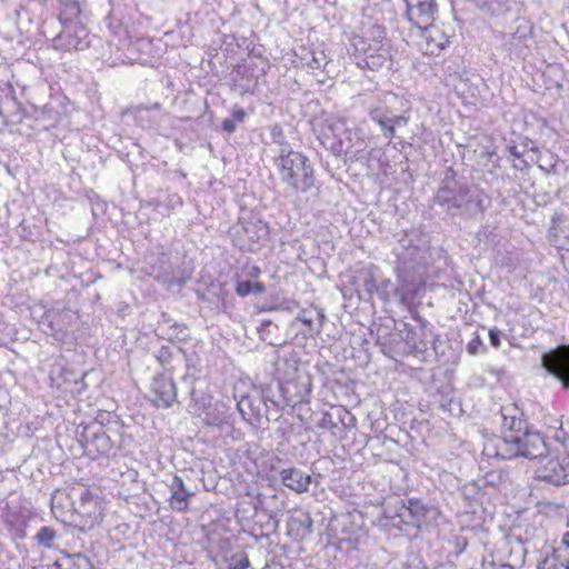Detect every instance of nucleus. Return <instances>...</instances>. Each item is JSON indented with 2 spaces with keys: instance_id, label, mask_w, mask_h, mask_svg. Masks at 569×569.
<instances>
[{
  "instance_id": "1",
  "label": "nucleus",
  "mask_w": 569,
  "mask_h": 569,
  "mask_svg": "<svg viewBox=\"0 0 569 569\" xmlns=\"http://www.w3.org/2000/svg\"><path fill=\"white\" fill-rule=\"evenodd\" d=\"M522 411L515 405L501 408L502 437L488 439L482 449L483 456L497 459H513L523 457L527 459L540 458L547 451L543 437L536 431H530Z\"/></svg>"
},
{
  "instance_id": "2",
  "label": "nucleus",
  "mask_w": 569,
  "mask_h": 569,
  "mask_svg": "<svg viewBox=\"0 0 569 569\" xmlns=\"http://www.w3.org/2000/svg\"><path fill=\"white\" fill-rule=\"evenodd\" d=\"M320 141L333 154H343L350 161L361 159L368 147L365 130L360 126L350 128L342 117L328 120Z\"/></svg>"
},
{
  "instance_id": "3",
  "label": "nucleus",
  "mask_w": 569,
  "mask_h": 569,
  "mask_svg": "<svg viewBox=\"0 0 569 569\" xmlns=\"http://www.w3.org/2000/svg\"><path fill=\"white\" fill-rule=\"evenodd\" d=\"M433 201L449 213L455 214L459 211L468 216L483 212L489 203L482 190L461 184L455 179L442 181Z\"/></svg>"
},
{
  "instance_id": "4",
  "label": "nucleus",
  "mask_w": 569,
  "mask_h": 569,
  "mask_svg": "<svg viewBox=\"0 0 569 569\" xmlns=\"http://www.w3.org/2000/svg\"><path fill=\"white\" fill-rule=\"evenodd\" d=\"M353 58L361 69L380 70L391 59V49L382 27L372 24L352 39Z\"/></svg>"
},
{
  "instance_id": "5",
  "label": "nucleus",
  "mask_w": 569,
  "mask_h": 569,
  "mask_svg": "<svg viewBox=\"0 0 569 569\" xmlns=\"http://www.w3.org/2000/svg\"><path fill=\"white\" fill-rule=\"evenodd\" d=\"M280 180L297 192H307L315 184L313 169L309 159L291 148L279 149L274 158Z\"/></svg>"
},
{
  "instance_id": "6",
  "label": "nucleus",
  "mask_w": 569,
  "mask_h": 569,
  "mask_svg": "<svg viewBox=\"0 0 569 569\" xmlns=\"http://www.w3.org/2000/svg\"><path fill=\"white\" fill-rule=\"evenodd\" d=\"M413 237H417V234L411 232L400 240L401 248L405 251L398 254L399 263L397 266V276L398 281L403 287L423 279L425 250L416 244L411 247Z\"/></svg>"
},
{
  "instance_id": "7",
  "label": "nucleus",
  "mask_w": 569,
  "mask_h": 569,
  "mask_svg": "<svg viewBox=\"0 0 569 569\" xmlns=\"http://www.w3.org/2000/svg\"><path fill=\"white\" fill-rule=\"evenodd\" d=\"M274 387L279 392L278 397L272 395V385H269L262 390L261 397L259 398L262 400L266 410H268L269 403L277 409L283 408L284 406H296L299 402L306 401L311 392V385L309 378L306 376L299 377L297 383L292 381H287L286 383L277 381Z\"/></svg>"
},
{
  "instance_id": "8",
  "label": "nucleus",
  "mask_w": 569,
  "mask_h": 569,
  "mask_svg": "<svg viewBox=\"0 0 569 569\" xmlns=\"http://www.w3.org/2000/svg\"><path fill=\"white\" fill-rule=\"evenodd\" d=\"M538 479L553 486L569 483V456L545 457L537 469Z\"/></svg>"
},
{
  "instance_id": "9",
  "label": "nucleus",
  "mask_w": 569,
  "mask_h": 569,
  "mask_svg": "<svg viewBox=\"0 0 569 569\" xmlns=\"http://www.w3.org/2000/svg\"><path fill=\"white\" fill-rule=\"evenodd\" d=\"M233 231L241 236L237 242L238 247L248 251L258 250L269 234L268 226L259 219L242 221Z\"/></svg>"
},
{
  "instance_id": "10",
  "label": "nucleus",
  "mask_w": 569,
  "mask_h": 569,
  "mask_svg": "<svg viewBox=\"0 0 569 569\" xmlns=\"http://www.w3.org/2000/svg\"><path fill=\"white\" fill-rule=\"evenodd\" d=\"M71 495L78 498V501L74 502V510L87 519L84 525L92 527L101 521L102 506L98 496L84 487L73 489Z\"/></svg>"
},
{
  "instance_id": "11",
  "label": "nucleus",
  "mask_w": 569,
  "mask_h": 569,
  "mask_svg": "<svg viewBox=\"0 0 569 569\" xmlns=\"http://www.w3.org/2000/svg\"><path fill=\"white\" fill-rule=\"evenodd\" d=\"M542 367L569 388V346H563L542 356Z\"/></svg>"
},
{
  "instance_id": "12",
  "label": "nucleus",
  "mask_w": 569,
  "mask_h": 569,
  "mask_svg": "<svg viewBox=\"0 0 569 569\" xmlns=\"http://www.w3.org/2000/svg\"><path fill=\"white\" fill-rule=\"evenodd\" d=\"M419 29L421 31L419 48L425 54L437 56L449 42V38L443 30L432 22Z\"/></svg>"
},
{
  "instance_id": "13",
  "label": "nucleus",
  "mask_w": 569,
  "mask_h": 569,
  "mask_svg": "<svg viewBox=\"0 0 569 569\" xmlns=\"http://www.w3.org/2000/svg\"><path fill=\"white\" fill-rule=\"evenodd\" d=\"M152 402L158 408H169L177 399V388L166 373L157 375L151 382Z\"/></svg>"
},
{
  "instance_id": "14",
  "label": "nucleus",
  "mask_w": 569,
  "mask_h": 569,
  "mask_svg": "<svg viewBox=\"0 0 569 569\" xmlns=\"http://www.w3.org/2000/svg\"><path fill=\"white\" fill-rule=\"evenodd\" d=\"M407 18L417 28L433 21L438 7L436 0H405Z\"/></svg>"
},
{
  "instance_id": "15",
  "label": "nucleus",
  "mask_w": 569,
  "mask_h": 569,
  "mask_svg": "<svg viewBox=\"0 0 569 569\" xmlns=\"http://www.w3.org/2000/svg\"><path fill=\"white\" fill-rule=\"evenodd\" d=\"M380 270L373 264L366 266L356 270L353 276V284L360 299H372L379 280Z\"/></svg>"
},
{
  "instance_id": "16",
  "label": "nucleus",
  "mask_w": 569,
  "mask_h": 569,
  "mask_svg": "<svg viewBox=\"0 0 569 569\" xmlns=\"http://www.w3.org/2000/svg\"><path fill=\"white\" fill-rule=\"evenodd\" d=\"M532 30L533 26L530 21L525 19L518 20L516 29L506 44L508 51L517 57H525L532 42Z\"/></svg>"
},
{
  "instance_id": "17",
  "label": "nucleus",
  "mask_w": 569,
  "mask_h": 569,
  "mask_svg": "<svg viewBox=\"0 0 569 569\" xmlns=\"http://www.w3.org/2000/svg\"><path fill=\"white\" fill-rule=\"evenodd\" d=\"M168 488L170 489V508L178 512L187 511L189 499L193 497L194 493L184 486L182 478L177 475L172 476Z\"/></svg>"
},
{
  "instance_id": "18",
  "label": "nucleus",
  "mask_w": 569,
  "mask_h": 569,
  "mask_svg": "<svg viewBox=\"0 0 569 569\" xmlns=\"http://www.w3.org/2000/svg\"><path fill=\"white\" fill-rule=\"evenodd\" d=\"M237 408L242 419L253 423L260 422L262 418H267V410L262 405V400L251 396H243L238 402Z\"/></svg>"
},
{
  "instance_id": "19",
  "label": "nucleus",
  "mask_w": 569,
  "mask_h": 569,
  "mask_svg": "<svg viewBox=\"0 0 569 569\" xmlns=\"http://www.w3.org/2000/svg\"><path fill=\"white\" fill-rule=\"evenodd\" d=\"M283 486L296 492H306L311 483V476L297 468L283 469L280 472Z\"/></svg>"
},
{
  "instance_id": "20",
  "label": "nucleus",
  "mask_w": 569,
  "mask_h": 569,
  "mask_svg": "<svg viewBox=\"0 0 569 569\" xmlns=\"http://www.w3.org/2000/svg\"><path fill=\"white\" fill-rule=\"evenodd\" d=\"M347 419L349 421L355 420L353 416L347 409L338 407L333 412H325L317 426L321 429L330 430L332 433H336V429L339 423H342L343 426L348 425L346 421Z\"/></svg>"
},
{
  "instance_id": "21",
  "label": "nucleus",
  "mask_w": 569,
  "mask_h": 569,
  "mask_svg": "<svg viewBox=\"0 0 569 569\" xmlns=\"http://www.w3.org/2000/svg\"><path fill=\"white\" fill-rule=\"evenodd\" d=\"M203 415V421L208 426L222 428L230 423L229 408L223 402L210 405Z\"/></svg>"
},
{
  "instance_id": "22",
  "label": "nucleus",
  "mask_w": 569,
  "mask_h": 569,
  "mask_svg": "<svg viewBox=\"0 0 569 569\" xmlns=\"http://www.w3.org/2000/svg\"><path fill=\"white\" fill-rule=\"evenodd\" d=\"M537 569H569V556L556 548L538 562Z\"/></svg>"
},
{
  "instance_id": "23",
  "label": "nucleus",
  "mask_w": 569,
  "mask_h": 569,
  "mask_svg": "<svg viewBox=\"0 0 569 569\" xmlns=\"http://www.w3.org/2000/svg\"><path fill=\"white\" fill-rule=\"evenodd\" d=\"M287 525L289 533L296 537L303 538L312 532V519L309 513L291 516Z\"/></svg>"
},
{
  "instance_id": "24",
  "label": "nucleus",
  "mask_w": 569,
  "mask_h": 569,
  "mask_svg": "<svg viewBox=\"0 0 569 569\" xmlns=\"http://www.w3.org/2000/svg\"><path fill=\"white\" fill-rule=\"evenodd\" d=\"M381 300L389 301L392 296L399 298L401 303H406V295L402 289L396 288L390 279L383 278L379 273L377 290L375 292Z\"/></svg>"
},
{
  "instance_id": "25",
  "label": "nucleus",
  "mask_w": 569,
  "mask_h": 569,
  "mask_svg": "<svg viewBox=\"0 0 569 569\" xmlns=\"http://www.w3.org/2000/svg\"><path fill=\"white\" fill-rule=\"evenodd\" d=\"M325 313L320 309L302 310L296 318V321L302 322L309 331L319 333L322 329Z\"/></svg>"
},
{
  "instance_id": "26",
  "label": "nucleus",
  "mask_w": 569,
  "mask_h": 569,
  "mask_svg": "<svg viewBox=\"0 0 569 569\" xmlns=\"http://www.w3.org/2000/svg\"><path fill=\"white\" fill-rule=\"evenodd\" d=\"M475 4L493 16L506 13L513 2V0H472Z\"/></svg>"
},
{
  "instance_id": "27",
  "label": "nucleus",
  "mask_w": 569,
  "mask_h": 569,
  "mask_svg": "<svg viewBox=\"0 0 569 569\" xmlns=\"http://www.w3.org/2000/svg\"><path fill=\"white\" fill-rule=\"evenodd\" d=\"M369 117L375 123H377L380 127V129L392 122V112L386 107L370 108Z\"/></svg>"
},
{
  "instance_id": "28",
  "label": "nucleus",
  "mask_w": 569,
  "mask_h": 569,
  "mask_svg": "<svg viewBox=\"0 0 569 569\" xmlns=\"http://www.w3.org/2000/svg\"><path fill=\"white\" fill-rule=\"evenodd\" d=\"M406 510L411 516L413 521L416 523H421L426 521L428 509L427 507L420 502L419 500L410 499L408 501V506L406 507Z\"/></svg>"
},
{
  "instance_id": "29",
  "label": "nucleus",
  "mask_w": 569,
  "mask_h": 569,
  "mask_svg": "<svg viewBox=\"0 0 569 569\" xmlns=\"http://www.w3.org/2000/svg\"><path fill=\"white\" fill-rule=\"evenodd\" d=\"M306 63L311 69H325L328 64L327 56L323 50H311L308 51L303 58Z\"/></svg>"
},
{
  "instance_id": "30",
  "label": "nucleus",
  "mask_w": 569,
  "mask_h": 569,
  "mask_svg": "<svg viewBox=\"0 0 569 569\" xmlns=\"http://www.w3.org/2000/svg\"><path fill=\"white\" fill-rule=\"evenodd\" d=\"M266 291V287L261 282H252L249 280L238 282L236 287V292L240 297H246L250 293H263Z\"/></svg>"
},
{
  "instance_id": "31",
  "label": "nucleus",
  "mask_w": 569,
  "mask_h": 569,
  "mask_svg": "<svg viewBox=\"0 0 569 569\" xmlns=\"http://www.w3.org/2000/svg\"><path fill=\"white\" fill-rule=\"evenodd\" d=\"M56 537L57 533L51 527H41L36 535V540L40 546L51 548Z\"/></svg>"
},
{
  "instance_id": "32",
  "label": "nucleus",
  "mask_w": 569,
  "mask_h": 569,
  "mask_svg": "<svg viewBox=\"0 0 569 569\" xmlns=\"http://www.w3.org/2000/svg\"><path fill=\"white\" fill-rule=\"evenodd\" d=\"M270 134L272 143L278 144L280 149L290 148L289 144L286 142L283 130L280 126H273L271 128Z\"/></svg>"
},
{
  "instance_id": "33",
  "label": "nucleus",
  "mask_w": 569,
  "mask_h": 569,
  "mask_svg": "<svg viewBox=\"0 0 569 569\" xmlns=\"http://www.w3.org/2000/svg\"><path fill=\"white\" fill-rule=\"evenodd\" d=\"M249 566L247 556H233L229 560L228 569H247Z\"/></svg>"
},
{
  "instance_id": "34",
  "label": "nucleus",
  "mask_w": 569,
  "mask_h": 569,
  "mask_svg": "<svg viewBox=\"0 0 569 569\" xmlns=\"http://www.w3.org/2000/svg\"><path fill=\"white\" fill-rule=\"evenodd\" d=\"M467 352L471 356H477L483 349V342L481 338L476 335L467 345Z\"/></svg>"
},
{
  "instance_id": "35",
  "label": "nucleus",
  "mask_w": 569,
  "mask_h": 569,
  "mask_svg": "<svg viewBox=\"0 0 569 569\" xmlns=\"http://www.w3.org/2000/svg\"><path fill=\"white\" fill-rule=\"evenodd\" d=\"M500 336H501V332L499 329L497 328H491L489 330V340H490V343L493 348H499L500 345H501V340H500Z\"/></svg>"
},
{
  "instance_id": "36",
  "label": "nucleus",
  "mask_w": 569,
  "mask_h": 569,
  "mask_svg": "<svg viewBox=\"0 0 569 569\" xmlns=\"http://www.w3.org/2000/svg\"><path fill=\"white\" fill-rule=\"evenodd\" d=\"M89 46V42H83L82 40L78 39V37H73L69 41V48H73L74 50H83L86 47Z\"/></svg>"
},
{
  "instance_id": "37",
  "label": "nucleus",
  "mask_w": 569,
  "mask_h": 569,
  "mask_svg": "<svg viewBox=\"0 0 569 569\" xmlns=\"http://www.w3.org/2000/svg\"><path fill=\"white\" fill-rule=\"evenodd\" d=\"M381 131L383 137L387 138L389 141L396 136V127L392 123L383 127Z\"/></svg>"
},
{
  "instance_id": "38",
  "label": "nucleus",
  "mask_w": 569,
  "mask_h": 569,
  "mask_svg": "<svg viewBox=\"0 0 569 569\" xmlns=\"http://www.w3.org/2000/svg\"><path fill=\"white\" fill-rule=\"evenodd\" d=\"M246 118V112L243 109L241 108H234L232 110V119L236 121V122H242Z\"/></svg>"
},
{
  "instance_id": "39",
  "label": "nucleus",
  "mask_w": 569,
  "mask_h": 569,
  "mask_svg": "<svg viewBox=\"0 0 569 569\" xmlns=\"http://www.w3.org/2000/svg\"><path fill=\"white\" fill-rule=\"evenodd\" d=\"M391 121H392L391 123L397 128V127L406 126L408 123V118L405 116H395L392 113Z\"/></svg>"
},
{
  "instance_id": "40",
  "label": "nucleus",
  "mask_w": 569,
  "mask_h": 569,
  "mask_svg": "<svg viewBox=\"0 0 569 569\" xmlns=\"http://www.w3.org/2000/svg\"><path fill=\"white\" fill-rule=\"evenodd\" d=\"M222 129L227 132H233L236 130V121L233 119H224L222 121Z\"/></svg>"
},
{
  "instance_id": "41",
  "label": "nucleus",
  "mask_w": 569,
  "mask_h": 569,
  "mask_svg": "<svg viewBox=\"0 0 569 569\" xmlns=\"http://www.w3.org/2000/svg\"><path fill=\"white\" fill-rule=\"evenodd\" d=\"M169 358H170V352H169V349L168 348H161L159 350V356H158V360L163 365V363H167L169 362Z\"/></svg>"
},
{
  "instance_id": "42",
  "label": "nucleus",
  "mask_w": 569,
  "mask_h": 569,
  "mask_svg": "<svg viewBox=\"0 0 569 569\" xmlns=\"http://www.w3.org/2000/svg\"><path fill=\"white\" fill-rule=\"evenodd\" d=\"M489 566L492 569H513V567L508 563H496L495 561L489 562Z\"/></svg>"
},
{
  "instance_id": "43",
  "label": "nucleus",
  "mask_w": 569,
  "mask_h": 569,
  "mask_svg": "<svg viewBox=\"0 0 569 569\" xmlns=\"http://www.w3.org/2000/svg\"><path fill=\"white\" fill-rule=\"evenodd\" d=\"M561 546H563L566 549H569V529L561 536Z\"/></svg>"
},
{
  "instance_id": "44",
  "label": "nucleus",
  "mask_w": 569,
  "mask_h": 569,
  "mask_svg": "<svg viewBox=\"0 0 569 569\" xmlns=\"http://www.w3.org/2000/svg\"><path fill=\"white\" fill-rule=\"evenodd\" d=\"M457 547H458V549H459V551H458V552H459V553H460V552H462V551L466 549V547H467V541H466V539H463V538H458V539H457Z\"/></svg>"
},
{
  "instance_id": "45",
  "label": "nucleus",
  "mask_w": 569,
  "mask_h": 569,
  "mask_svg": "<svg viewBox=\"0 0 569 569\" xmlns=\"http://www.w3.org/2000/svg\"><path fill=\"white\" fill-rule=\"evenodd\" d=\"M146 110H158L160 109V104L158 102L151 104L150 107H146Z\"/></svg>"
},
{
  "instance_id": "46",
  "label": "nucleus",
  "mask_w": 569,
  "mask_h": 569,
  "mask_svg": "<svg viewBox=\"0 0 569 569\" xmlns=\"http://www.w3.org/2000/svg\"><path fill=\"white\" fill-rule=\"evenodd\" d=\"M149 276L154 277V278H156L157 280H159V281H163V282H166V280H164V279H161V276H160V274H158V273H154V271L149 272Z\"/></svg>"
},
{
  "instance_id": "47",
  "label": "nucleus",
  "mask_w": 569,
  "mask_h": 569,
  "mask_svg": "<svg viewBox=\"0 0 569 569\" xmlns=\"http://www.w3.org/2000/svg\"><path fill=\"white\" fill-rule=\"evenodd\" d=\"M43 2H46L47 0H42Z\"/></svg>"
}]
</instances>
